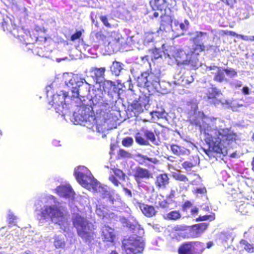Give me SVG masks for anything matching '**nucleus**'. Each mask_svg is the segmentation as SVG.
I'll return each mask as SVG.
<instances>
[{
  "label": "nucleus",
  "instance_id": "nucleus-57",
  "mask_svg": "<svg viewBox=\"0 0 254 254\" xmlns=\"http://www.w3.org/2000/svg\"><path fill=\"white\" fill-rule=\"evenodd\" d=\"M115 175L120 179H124L125 174L122 171L119 169H116L114 171Z\"/></svg>",
  "mask_w": 254,
  "mask_h": 254
},
{
  "label": "nucleus",
  "instance_id": "nucleus-4",
  "mask_svg": "<svg viewBox=\"0 0 254 254\" xmlns=\"http://www.w3.org/2000/svg\"><path fill=\"white\" fill-rule=\"evenodd\" d=\"M65 85L71 90L70 97L78 98L84 101L90 91L91 86L93 85L91 81L72 74H64Z\"/></svg>",
  "mask_w": 254,
  "mask_h": 254
},
{
  "label": "nucleus",
  "instance_id": "nucleus-61",
  "mask_svg": "<svg viewBox=\"0 0 254 254\" xmlns=\"http://www.w3.org/2000/svg\"><path fill=\"white\" fill-rule=\"evenodd\" d=\"M100 20L106 26L110 27V24L108 22V18L106 16H101L100 17Z\"/></svg>",
  "mask_w": 254,
  "mask_h": 254
},
{
  "label": "nucleus",
  "instance_id": "nucleus-20",
  "mask_svg": "<svg viewBox=\"0 0 254 254\" xmlns=\"http://www.w3.org/2000/svg\"><path fill=\"white\" fill-rule=\"evenodd\" d=\"M151 176L149 171L145 168L137 167L135 171L134 177L137 184H140L143 179H149Z\"/></svg>",
  "mask_w": 254,
  "mask_h": 254
},
{
  "label": "nucleus",
  "instance_id": "nucleus-1",
  "mask_svg": "<svg viewBox=\"0 0 254 254\" xmlns=\"http://www.w3.org/2000/svg\"><path fill=\"white\" fill-rule=\"evenodd\" d=\"M195 104L191 105L190 114L189 118L190 124L199 127L205 136L204 140L208 148H203L208 156L212 152L220 153L225 156L230 144L235 139L236 135L230 128H223L220 126L222 123L219 118L206 117L203 112H197Z\"/></svg>",
  "mask_w": 254,
  "mask_h": 254
},
{
  "label": "nucleus",
  "instance_id": "nucleus-55",
  "mask_svg": "<svg viewBox=\"0 0 254 254\" xmlns=\"http://www.w3.org/2000/svg\"><path fill=\"white\" fill-rule=\"evenodd\" d=\"M190 229L188 227L187 229H185L184 231H182L180 235L183 237L184 238H191L192 237H189L190 235Z\"/></svg>",
  "mask_w": 254,
  "mask_h": 254
},
{
  "label": "nucleus",
  "instance_id": "nucleus-64",
  "mask_svg": "<svg viewBox=\"0 0 254 254\" xmlns=\"http://www.w3.org/2000/svg\"><path fill=\"white\" fill-rule=\"evenodd\" d=\"M242 92L245 95H249L250 94V89L248 86H244L242 88Z\"/></svg>",
  "mask_w": 254,
  "mask_h": 254
},
{
  "label": "nucleus",
  "instance_id": "nucleus-23",
  "mask_svg": "<svg viewBox=\"0 0 254 254\" xmlns=\"http://www.w3.org/2000/svg\"><path fill=\"white\" fill-rule=\"evenodd\" d=\"M169 183V179L166 174H162L156 177L155 185L159 189L164 190Z\"/></svg>",
  "mask_w": 254,
  "mask_h": 254
},
{
  "label": "nucleus",
  "instance_id": "nucleus-21",
  "mask_svg": "<svg viewBox=\"0 0 254 254\" xmlns=\"http://www.w3.org/2000/svg\"><path fill=\"white\" fill-rule=\"evenodd\" d=\"M106 42L104 44L106 45L108 50L110 52H116L120 48L119 40L116 39H113L112 37L105 38Z\"/></svg>",
  "mask_w": 254,
  "mask_h": 254
},
{
  "label": "nucleus",
  "instance_id": "nucleus-62",
  "mask_svg": "<svg viewBox=\"0 0 254 254\" xmlns=\"http://www.w3.org/2000/svg\"><path fill=\"white\" fill-rule=\"evenodd\" d=\"M231 84L236 88H238L242 85V82L239 80H234L231 83Z\"/></svg>",
  "mask_w": 254,
  "mask_h": 254
},
{
  "label": "nucleus",
  "instance_id": "nucleus-33",
  "mask_svg": "<svg viewBox=\"0 0 254 254\" xmlns=\"http://www.w3.org/2000/svg\"><path fill=\"white\" fill-rule=\"evenodd\" d=\"M131 111L134 112L135 114L138 115L143 111L141 104L138 101H133L130 106Z\"/></svg>",
  "mask_w": 254,
  "mask_h": 254
},
{
  "label": "nucleus",
  "instance_id": "nucleus-36",
  "mask_svg": "<svg viewBox=\"0 0 254 254\" xmlns=\"http://www.w3.org/2000/svg\"><path fill=\"white\" fill-rule=\"evenodd\" d=\"M34 52H35L39 57L47 58V55L48 51L45 46L36 48L34 50Z\"/></svg>",
  "mask_w": 254,
  "mask_h": 254
},
{
  "label": "nucleus",
  "instance_id": "nucleus-46",
  "mask_svg": "<svg viewBox=\"0 0 254 254\" xmlns=\"http://www.w3.org/2000/svg\"><path fill=\"white\" fill-rule=\"evenodd\" d=\"M96 213L100 217L102 218L103 219H106L107 216L105 211L100 205H97Z\"/></svg>",
  "mask_w": 254,
  "mask_h": 254
},
{
  "label": "nucleus",
  "instance_id": "nucleus-50",
  "mask_svg": "<svg viewBox=\"0 0 254 254\" xmlns=\"http://www.w3.org/2000/svg\"><path fill=\"white\" fill-rule=\"evenodd\" d=\"M180 23L178 20L174 19L172 20L170 26L172 29V31H178L179 30Z\"/></svg>",
  "mask_w": 254,
  "mask_h": 254
},
{
  "label": "nucleus",
  "instance_id": "nucleus-17",
  "mask_svg": "<svg viewBox=\"0 0 254 254\" xmlns=\"http://www.w3.org/2000/svg\"><path fill=\"white\" fill-rule=\"evenodd\" d=\"M1 27L4 31H7L10 33L14 37L19 36L18 33V28L16 24L13 23V21L11 18L6 17L3 19V21L1 23Z\"/></svg>",
  "mask_w": 254,
  "mask_h": 254
},
{
  "label": "nucleus",
  "instance_id": "nucleus-45",
  "mask_svg": "<svg viewBox=\"0 0 254 254\" xmlns=\"http://www.w3.org/2000/svg\"><path fill=\"white\" fill-rule=\"evenodd\" d=\"M162 52L160 50L156 48L152 50L151 58L152 60H157L161 58Z\"/></svg>",
  "mask_w": 254,
  "mask_h": 254
},
{
  "label": "nucleus",
  "instance_id": "nucleus-14",
  "mask_svg": "<svg viewBox=\"0 0 254 254\" xmlns=\"http://www.w3.org/2000/svg\"><path fill=\"white\" fill-rule=\"evenodd\" d=\"M204 249V244L201 242H188L180 246L178 253V254H199Z\"/></svg>",
  "mask_w": 254,
  "mask_h": 254
},
{
  "label": "nucleus",
  "instance_id": "nucleus-52",
  "mask_svg": "<svg viewBox=\"0 0 254 254\" xmlns=\"http://www.w3.org/2000/svg\"><path fill=\"white\" fill-rule=\"evenodd\" d=\"M54 245L57 248H63L64 246V243L62 239L57 238L55 239Z\"/></svg>",
  "mask_w": 254,
  "mask_h": 254
},
{
  "label": "nucleus",
  "instance_id": "nucleus-43",
  "mask_svg": "<svg viewBox=\"0 0 254 254\" xmlns=\"http://www.w3.org/2000/svg\"><path fill=\"white\" fill-rule=\"evenodd\" d=\"M171 148L173 153L176 155L183 154L185 152L184 148L177 145H172Z\"/></svg>",
  "mask_w": 254,
  "mask_h": 254
},
{
  "label": "nucleus",
  "instance_id": "nucleus-9",
  "mask_svg": "<svg viewBox=\"0 0 254 254\" xmlns=\"http://www.w3.org/2000/svg\"><path fill=\"white\" fill-rule=\"evenodd\" d=\"M136 82L139 87L154 89L161 93H164L166 91V88L163 85L164 82H160L159 76L151 71L142 72L137 76Z\"/></svg>",
  "mask_w": 254,
  "mask_h": 254
},
{
  "label": "nucleus",
  "instance_id": "nucleus-31",
  "mask_svg": "<svg viewBox=\"0 0 254 254\" xmlns=\"http://www.w3.org/2000/svg\"><path fill=\"white\" fill-rule=\"evenodd\" d=\"M36 31L38 32V35L37 37H35L36 39L35 41H41L45 43L47 41V36L45 33L46 30L44 28H41L37 27L36 28Z\"/></svg>",
  "mask_w": 254,
  "mask_h": 254
},
{
  "label": "nucleus",
  "instance_id": "nucleus-11",
  "mask_svg": "<svg viewBox=\"0 0 254 254\" xmlns=\"http://www.w3.org/2000/svg\"><path fill=\"white\" fill-rule=\"evenodd\" d=\"M70 99L68 93L60 91L54 94L49 104L51 105L56 113L64 116L68 113V105L66 104L67 100Z\"/></svg>",
  "mask_w": 254,
  "mask_h": 254
},
{
  "label": "nucleus",
  "instance_id": "nucleus-30",
  "mask_svg": "<svg viewBox=\"0 0 254 254\" xmlns=\"http://www.w3.org/2000/svg\"><path fill=\"white\" fill-rule=\"evenodd\" d=\"M181 215L179 211H172L163 215V218L166 220H177L180 219Z\"/></svg>",
  "mask_w": 254,
  "mask_h": 254
},
{
  "label": "nucleus",
  "instance_id": "nucleus-38",
  "mask_svg": "<svg viewBox=\"0 0 254 254\" xmlns=\"http://www.w3.org/2000/svg\"><path fill=\"white\" fill-rule=\"evenodd\" d=\"M138 156L143 159V163L147 166H149V164H148L146 161H148L154 164H156L158 162V160L156 158H150L146 155L142 154H139Z\"/></svg>",
  "mask_w": 254,
  "mask_h": 254
},
{
  "label": "nucleus",
  "instance_id": "nucleus-7",
  "mask_svg": "<svg viewBox=\"0 0 254 254\" xmlns=\"http://www.w3.org/2000/svg\"><path fill=\"white\" fill-rule=\"evenodd\" d=\"M191 49L185 47L183 49H176L173 50L171 55H168L170 59L173 58L178 65H189L192 68H197L201 65L198 56L190 52Z\"/></svg>",
  "mask_w": 254,
  "mask_h": 254
},
{
  "label": "nucleus",
  "instance_id": "nucleus-12",
  "mask_svg": "<svg viewBox=\"0 0 254 254\" xmlns=\"http://www.w3.org/2000/svg\"><path fill=\"white\" fill-rule=\"evenodd\" d=\"M35 213L36 218L41 225L47 222L48 218V197H41L35 203Z\"/></svg>",
  "mask_w": 254,
  "mask_h": 254
},
{
  "label": "nucleus",
  "instance_id": "nucleus-56",
  "mask_svg": "<svg viewBox=\"0 0 254 254\" xmlns=\"http://www.w3.org/2000/svg\"><path fill=\"white\" fill-rule=\"evenodd\" d=\"M185 83L186 84V86L189 85L190 83H192L193 81L194 78L192 75H190L188 76H185Z\"/></svg>",
  "mask_w": 254,
  "mask_h": 254
},
{
  "label": "nucleus",
  "instance_id": "nucleus-6",
  "mask_svg": "<svg viewBox=\"0 0 254 254\" xmlns=\"http://www.w3.org/2000/svg\"><path fill=\"white\" fill-rule=\"evenodd\" d=\"M92 110V107L90 106H80L77 112L74 114L75 120L77 124L86 127L93 131L103 132V126L97 124L96 118L91 112Z\"/></svg>",
  "mask_w": 254,
  "mask_h": 254
},
{
  "label": "nucleus",
  "instance_id": "nucleus-3",
  "mask_svg": "<svg viewBox=\"0 0 254 254\" xmlns=\"http://www.w3.org/2000/svg\"><path fill=\"white\" fill-rule=\"evenodd\" d=\"M120 220L124 226L128 227L134 234L128 239L122 242V248L126 254H137L142 252L144 243L142 238L144 232L142 228L134 218L127 219L124 217H120Z\"/></svg>",
  "mask_w": 254,
  "mask_h": 254
},
{
  "label": "nucleus",
  "instance_id": "nucleus-47",
  "mask_svg": "<svg viewBox=\"0 0 254 254\" xmlns=\"http://www.w3.org/2000/svg\"><path fill=\"white\" fill-rule=\"evenodd\" d=\"M174 178L178 181L186 183L189 181L188 178L184 175L180 173H175L173 175Z\"/></svg>",
  "mask_w": 254,
  "mask_h": 254
},
{
  "label": "nucleus",
  "instance_id": "nucleus-29",
  "mask_svg": "<svg viewBox=\"0 0 254 254\" xmlns=\"http://www.w3.org/2000/svg\"><path fill=\"white\" fill-rule=\"evenodd\" d=\"M240 247L248 253H254V245L249 243L245 240H242L240 242Z\"/></svg>",
  "mask_w": 254,
  "mask_h": 254
},
{
  "label": "nucleus",
  "instance_id": "nucleus-19",
  "mask_svg": "<svg viewBox=\"0 0 254 254\" xmlns=\"http://www.w3.org/2000/svg\"><path fill=\"white\" fill-rule=\"evenodd\" d=\"M101 235L102 239L104 241L113 242L115 235L114 230L111 227L106 225L102 226L101 228Z\"/></svg>",
  "mask_w": 254,
  "mask_h": 254
},
{
  "label": "nucleus",
  "instance_id": "nucleus-51",
  "mask_svg": "<svg viewBox=\"0 0 254 254\" xmlns=\"http://www.w3.org/2000/svg\"><path fill=\"white\" fill-rule=\"evenodd\" d=\"M210 219V220H214V217L211 215H205L204 216H199L198 218H196V221H202Z\"/></svg>",
  "mask_w": 254,
  "mask_h": 254
},
{
  "label": "nucleus",
  "instance_id": "nucleus-13",
  "mask_svg": "<svg viewBox=\"0 0 254 254\" xmlns=\"http://www.w3.org/2000/svg\"><path fill=\"white\" fill-rule=\"evenodd\" d=\"M207 37V35L205 32L196 31L192 33L190 41L192 42L193 45L190 48V52L198 56L199 53L205 50V46L204 43Z\"/></svg>",
  "mask_w": 254,
  "mask_h": 254
},
{
  "label": "nucleus",
  "instance_id": "nucleus-24",
  "mask_svg": "<svg viewBox=\"0 0 254 254\" xmlns=\"http://www.w3.org/2000/svg\"><path fill=\"white\" fill-rule=\"evenodd\" d=\"M140 208L143 214L147 217H151L155 216L157 212L153 206L145 204H141Z\"/></svg>",
  "mask_w": 254,
  "mask_h": 254
},
{
  "label": "nucleus",
  "instance_id": "nucleus-58",
  "mask_svg": "<svg viewBox=\"0 0 254 254\" xmlns=\"http://www.w3.org/2000/svg\"><path fill=\"white\" fill-rule=\"evenodd\" d=\"M109 180L116 186H118L120 184L119 181L116 179L114 175H111L109 178Z\"/></svg>",
  "mask_w": 254,
  "mask_h": 254
},
{
  "label": "nucleus",
  "instance_id": "nucleus-26",
  "mask_svg": "<svg viewBox=\"0 0 254 254\" xmlns=\"http://www.w3.org/2000/svg\"><path fill=\"white\" fill-rule=\"evenodd\" d=\"M206 95L208 99L219 98L222 95L220 91L213 86L208 88Z\"/></svg>",
  "mask_w": 254,
  "mask_h": 254
},
{
  "label": "nucleus",
  "instance_id": "nucleus-10",
  "mask_svg": "<svg viewBox=\"0 0 254 254\" xmlns=\"http://www.w3.org/2000/svg\"><path fill=\"white\" fill-rule=\"evenodd\" d=\"M74 227L76 229L78 235L86 242L90 243L94 239V229L92 223L79 214H75L72 217Z\"/></svg>",
  "mask_w": 254,
  "mask_h": 254
},
{
  "label": "nucleus",
  "instance_id": "nucleus-25",
  "mask_svg": "<svg viewBox=\"0 0 254 254\" xmlns=\"http://www.w3.org/2000/svg\"><path fill=\"white\" fill-rule=\"evenodd\" d=\"M220 239L225 248L228 249L230 248V245L232 242L233 238L229 233H221L220 235Z\"/></svg>",
  "mask_w": 254,
  "mask_h": 254
},
{
  "label": "nucleus",
  "instance_id": "nucleus-59",
  "mask_svg": "<svg viewBox=\"0 0 254 254\" xmlns=\"http://www.w3.org/2000/svg\"><path fill=\"white\" fill-rule=\"evenodd\" d=\"M198 213V208L195 206L192 207L190 209V213L192 217L195 218Z\"/></svg>",
  "mask_w": 254,
  "mask_h": 254
},
{
  "label": "nucleus",
  "instance_id": "nucleus-2",
  "mask_svg": "<svg viewBox=\"0 0 254 254\" xmlns=\"http://www.w3.org/2000/svg\"><path fill=\"white\" fill-rule=\"evenodd\" d=\"M74 174L76 180L82 186L92 189L94 192L99 193L113 207H118L121 204L120 195L115 190L101 185L93 177L87 168L79 166L75 168Z\"/></svg>",
  "mask_w": 254,
  "mask_h": 254
},
{
  "label": "nucleus",
  "instance_id": "nucleus-18",
  "mask_svg": "<svg viewBox=\"0 0 254 254\" xmlns=\"http://www.w3.org/2000/svg\"><path fill=\"white\" fill-rule=\"evenodd\" d=\"M208 223H202L189 227L190 229L189 237H192V238H193L200 236L206 229Z\"/></svg>",
  "mask_w": 254,
  "mask_h": 254
},
{
  "label": "nucleus",
  "instance_id": "nucleus-54",
  "mask_svg": "<svg viewBox=\"0 0 254 254\" xmlns=\"http://www.w3.org/2000/svg\"><path fill=\"white\" fill-rule=\"evenodd\" d=\"M81 31H77L71 36L70 40L72 41H74L77 39H79L81 36Z\"/></svg>",
  "mask_w": 254,
  "mask_h": 254
},
{
  "label": "nucleus",
  "instance_id": "nucleus-53",
  "mask_svg": "<svg viewBox=\"0 0 254 254\" xmlns=\"http://www.w3.org/2000/svg\"><path fill=\"white\" fill-rule=\"evenodd\" d=\"M194 192L197 196H198V194H201L204 195V196L206 197V190L205 188H197L194 190Z\"/></svg>",
  "mask_w": 254,
  "mask_h": 254
},
{
  "label": "nucleus",
  "instance_id": "nucleus-5",
  "mask_svg": "<svg viewBox=\"0 0 254 254\" xmlns=\"http://www.w3.org/2000/svg\"><path fill=\"white\" fill-rule=\"evenodd\" d=\"M121 89L118 87L115 82L109 80H104L99 84V88L96 91L94 96L91 101L94 106L100 107L108 104L105 96L107 94L109 98L115 100L120 98Z\"/></svg>",
  "mask_w": 254,
  "mask_h": 254
},
{
  "label": "nucleus",
  "instance_id": "nucleus-32",
  "mask_svg": "<svg viewBox=\"0 0 254 254\" xmlns=\"http://www.w3.org/2000/svg\"><path fill=\"white\" fill-rule=\"evenodd\" d=\"M161 19L162 20L160 29L161 30H165V26H170L173 19L171 16L168 15H165L163 16H161Z\"/></svg>",
  "mask_w": 254,
  "mask_h": 254
},
{
  "label": "nucleus",
  "instance_id": "nucleus-34",
  "mask_svg": "<svg viewBox=\"0 0 254 254\" xmlns=\"http://www.w3.org/2000/svg\"><path fill=\"white\" fill-rule=\"evenodd\" d=\"M134 138L136 142L140 145H149V141L142 136L140 132H137L134 135Z\"/></svg>",
  "mask_w": 254,
  "mask_h": 254
},
{
  "label": "nucleus",
  "instance_id": "nucleus-63",
  "mask_svg": "<svg viewBox=\"0 0 254 254\" xmlns=\"http://www.w3.org/2000/svg\"><path fill=\"white\" fill-rule=\"evenodd\" d=\"M160 206L163 208L169 207V203L167 201H162L159 202Z\"/></svg>",
  "mask_w": 254,
  "mask_h": 254
},
{
  "label": "nucleus",
  "instance_id": "nucleus-35",
  "mask_svg": "<svg viewBox=\"0 0 254 254\" xmlns=\"http://www.w3.org/2000/svg\"><path fill=\"white\" fill-rule=\"evenodd\" d=\"M141 131H142L144 136L145 137V139L148 141L150 140L152 143L156 141L155 135L152 130L147 129H142Z\"/></svg>",
  "mask_w": 254,
  "mask_h": 254
},
{
  "label": "nucleus",
  "instance_id": "nucleus-60",
  "mask_svg": "<svg viewBox=\"0 0 254 254\" xmlns=\"http://www.w3.org/2000/svg\"><path fill=\"white\" fill-rule=\"evenodd\" d=\"M182 166L186 170L191 169L193 166L192 163L188 161L184 162Z\"/></svg>",
  "mask_w": 254,
  "mask_h": 254
},
{
  "label": "nucleus",
  "instance_id": "nucleus-41",
  "mask_svg": "<svg viewBox=\"0 0 254 254\" xmlns=\"http://www.w3.org/2000/svg\"><path fill=\"white\" fill-rule=\"evenodd\" d=\"M166 0H154L155 6L158 10H162L167 6Z\"/></svg>",
  "mask_w": 254,
  "mask_h": 254
},
{
  "label": "nucleus",
  "instance_id": "nucleus-28",
  "mask_svg": "<svg viewBox=\"0 0 254 254\" xmlns=\"http://www.w3.org/2000/svg\"><path fill=\"white\" fill-rule=\"evenodd\" d=\"M238 210L243 215L248 214L251 209L252 208V206L248 203H238L236 205Z\"/></svg>",
  "mask_w": 254,
  "mask_h": 254
},
{
  "label": "nucleus",
  "instance_id": "nucleus-15",
  "mask_svg": "<svg viewBox=\"0 0 254 254\" xmlns=\"http://www.w3.org/2000/svg\"><path fill=\"white\" fill-rule=\"evenodd\" d=\"M106 71L105 67H92L89 72L88 77H90L92 79V83L94 85V84H98L102 83L105 79V72Z\"/></svg>",
  "mask_w": 254,
  "mask_h": 254
},
{
  "label": "nucleus",
  "instance_id": "nucleus-16",
  "mask_svg": "<svg viewBox=\"0 0 254 254\" xmlns=\"http://www.w3.org/2000/svg\"><path fill=\"white\" fill-rule=\"evenodd\" d=\"M55 191L60 196L69 201L74 198L75 193L69 184L59 186L55 189Z\"/></svg>",
  "mask_w": 254,
  "mask_h": 254
},
{
  "label": "nucleus",
  "instance_id": "nucleus-8",
  "mask_svg": "<svg viewBox=\"0 0 254 254\" xmlns=\"http://www.w3.org/2000/svg\"><path fill=\"white\" fill-rule=\"evenodd\" d=\"M49 203L51 204L49 206V216H50L53 222L64 227V230L65 231L66 227L68 225L65 207L53 195H49Z\"/></svg>",
  "mask_w": 254,
  "mask_h": 254
},
{
  "label": "nucleus",
  "instance_id": "nucleus-42",
  "mask_svg": "<svg viewBox=\"0 0 254 254\" xmlns=\"http://www.w3.org/2000/svg\"><path fill=\"white\" fill-rule=\"evenodd\" d=\"M226 75L231 78H235L238 76L237 72L234 68L227 67L224 69Z\"/></svg>",
  "mask_w": 254,
  "mask_h": 254
},
{
  "label": "nucleus",
  "instance_id": "nucleus-40",
  "mask_svg": "<svg viewBox=\"0 0 254 254\" xmlns=\"http://www.w3.org/2000/svg\"><path fill=\"white\" fill-rule=\"evenodd\" d=\"M212 103L215 106H218L219 105H222L224 107H227L229 106V102L227 100L224 99H218V98H214Z\"/></svg>",
  "mask_w": 254,
  "mask_h": 254
},
{
  "label": "nucleus",
  "instance_id": "nucleus-22",
  "mask_svg": "<svg viewBox=\"0 0 254 254\" xmlns=\"http://www.w3.org/2000/svg\"><path fill=\"white\" fill-rule=\"evenodd\" d=\"M124 66L125 65L123 63L115 61L110 66V71L113 75L119 76L125 70Z\"/></svg>",
  "mask_w": 254,
  "mask_h": 254
},
{
  "label": "nucleus",
  "instance_id": "nucleus-44",
  "mask_svg": "<svg viewBox=\"0 0 254 254\" xmlns=\"http://www.w3.org/2000/svg\"><path fill=\"white\" fill-rule=\"evenodd\" d=\"M240 19H245L249 17V13L245 8H240L237 12Z\"/></svg>",
  "mask_w": 254,
  "mask_h": 254
},
{
  "label": "nucleus",
  "instance_id": "nucleus-37",
  "mask_svg": "<svg viewBox=\"0 0 254 254\" xmlns=\"http://www.w3.org/2000/svg\"><path fill=\"white\" fill-rule=\"evenodd\" d=\"M190 23L188 20L185 19L183 22H181L180 24L179 30H181V32L178 34V36L184 35V31H186L189 29Z\"/></svg>",
  "mask_w": 254,
  "mask_h": 254
},
{
  "label": "nucleus",
  "instance_id": "nucleus-48",
  "mask_svg": "<svg viewBox=\"0 0 254 254\" xmlns=\"http://www.w3.org/2000/svg\"><path fill=\"white\" fill-rule=\"evenodd\" d=\"M133 143V138L129 136L124 138L122 141L123 145L127 147L131 146L132 145Z\"/></svg>",
  "mask_w": 254,
  "mask_h": 254
},
{
  "label": "nucleus",
  "instance_id": "nucleus-27",
  "mask_svg": "<svg viewBox=\"0 0 254 254\" xmlns=\"http://www.w3.org/2000/svg\"><path fill=\"white\" fill-rule=\"evenodd\" d=\"M224 69V67H219L216 71L214 73L215 74L214 77L215 81L220 83H222L224 81H227V78L225 77V73Z\"/></svg>",
  "mask_w": 254,
  "mask_h": 254
},
{
  "label": "nucleus",
  "instance_id": "nucleus-39",
  "mask_svg": "<svg viewBox=\"0 0 254 254\" xmlns=\"http://www.w3.org/2000/svg\"><path fill=\"white\" fill-rule=\"evenodd\" d=\"M138 156L143 159V163L147 166H149V164H148L146 161H148L154 164H156L158 162V160L156 158H150L146 155L142 154H139Z\"/></svg>",
  "mask_w": 254,
  "mask_h": 254
},
{
  "label": "nucleus",
  "instance_id": "nucleus-49",
  "mask_svg": "<svg viewBox=\"0 0 254 254\" xmlns=\"http://www.w3.org/2000/svg\"><path fill=\"white\" fill-rule=\"evenodd\" d=\"M179 76V75H178L175 78V81H174V83L176 85H182L184 86H186V84L185 83V76L181 75L178 78H177V77Z\"/></svg>",
  "mask_w": 254,
  "mask_h": 254
}]
</instances>
